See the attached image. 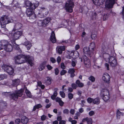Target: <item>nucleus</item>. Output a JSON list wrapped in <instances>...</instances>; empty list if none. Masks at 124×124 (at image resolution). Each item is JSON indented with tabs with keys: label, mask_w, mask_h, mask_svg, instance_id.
<instances>
[{
	"label": "nucleus",
	"mask_w": 124,
	"mask_h": 124,
	"mask_svg": "<svg viewBox=\"0 0 124 124\" xmlns=\"http://www.w3.org/2000/svg\"><path fill=\"white\" fill-rule=\"evenodd\" d=\"M86 121L88 124H92L93 123L92 119L90 118L86 117V118H84L82 120V122H84Z\"/></svg>",
	"instance_id": "nucleus-20"
},
{
	"label": "nucleus",
	"mask_w": 124,
	"mask_h": 124,
	"mask_svg": "<svg viewBox=\"0 0 124 124\" xmlns=\"http://www.w3.org/2000/svg\"><path fill=\"white\" fill-rule=\"evenodd\" d=\"M30 18L31 19H35L36 18V16L35 14L34 13V12L30 16Z\"/></svg>",
	"instance_id": "nucleus-44"
},
{
	"label": "nucleus",
	"mask_w": 124,
	"mask_h": 124,
	"mask_svg": "<svg viewBox=\"0 0 124 124\" xmlns=\"http://www.w3.org/2000/svg\"><path fill=\"white\" fill-rule=\"evenodd\" d=\"M61 67L63 69H64L66 67L64 63H62L61 64Z\"/></svg>",
	"instance_id": "nucleus-54"
},
{
	"label": "nucleus",
	"mask_w": 124,
	"mask_h": 124,
	"mask_svg": "<svg viewBox=\"0 0 124 124\" xmlns=\"http://www.w3.org/2000/svg\"><path fill=\"white\" fill-rule=\"evenodd\" d=\"M71 86L73 89H76L78 87L77 85L75 83H72L71 84Z\"/></svg>",
	"instance_id": "nucleus-50"
},
{
	"label": "nucleus",
	"mask_w": 124,
	"mask_h": 124,
	"mask_svg": "<svg viewBox=\"0 0 124 124\" xmlns=\"http://www.w3.org/2000/svg\"><path fill=\"white\" fill-rule=\"evenodd\" d=\"M74 5L73 0H68L66 3L65 8L67 11L71 13L72 12V8Z\"/></svg>",
	"instance_id": "nucleus-5"
},
{
	"label": "nucleus",
	"mask_w": 124,
	"mask_h": 124,
	"mask_svg": "<svg viewBox=\"0 0 124 124\" xmlns=\"http://www.w3.org/2000/svg\"><path fill=\"white\" fill-rule=\"evenodd\" d=\"M75 111L74 109H71L70 111V114L72 115L74 114Z\"/></svg>",
	"instance_id": "nucleus-58"
},
{
	"label": "nucleus",
	"mask_w": 124,
	"mask_h": 124,
	"mask_svg": "<svg viewBox=\"0 0 124 124\" xmlns=\"http://www.w3.org/2000/svg\"><path fill=\"white\" fill-rule=\"evenodd\" d=\"M89 114L90 116H92L94 114V112L93 111H90Z\"/></svg>",
	"instance_id": "nucleus-64"
},
{
	"label": "nucleus",
	"mask_w": 124,
	"mask_h": 124,
	"mask_svg": "<svg viewBox=\"0 0 124 124\" xmlns=\"http://www.w3.org/2000/svg\"><path fill=\"white\" fill-rule=\"evenodd\" d=\"M57 60L58 63H60L61 60V57L59 56L57 58Z\"/></svg>",
	"instance_id": "nucleus-59"
},
{
	"label": "nucleus",
	"mask_w": 124,
	"mask_h": 124,
	"mask_svg": "<svg viewBox=\"0 0 124 124\" xmlns=\"http://www.w3.org/2000/svg\"><path fill=\"white\" fill-rule=\"evenodd\" d=\"M76 84L78 85V86L80 87H82L84 86V85L82 83L80 82V81L78 80H77L76 82Z\"/></svg>",
	"instance_id": "nucleus-34"
},
{
	"label": "nucleus",
	"mask_w": 124,
	"mask_h": 124,
	"mask_svg": "<svg viewBox=\"0 0 124 124\" xmlns=\"http://www.w3.org/2000/svg\"><path fill=\"white\" fill-rule=\"evenodd\" d=\"M12 85L13 86H15L18 85L20 82V80L19 79H16L12 81Z\"/></svg>",
	"instance_id": "nucleus-28"
},
{
	"label": "nucleus",
	"mask_w": 124,
	"mask_h": 124,
	"mask_svg": "<svg viewBox=\"0 0 124 124\" xmlns=\"http://www.w3.org/2000/svg\"><path fill=\"white\" fill-rule=\"evenodd\" d=\"M60 94L61 97L63 98H64L65 96V94L64 92L63 91H60Z\"/></svg>",
	"instance_id": "nucleus-47"
},
{
	"label": "nucleus",
	"mask_w": 124,
	"mask_h": 124,
	"mask_svg": "<svg viewBox=\"0 0 124 124\" xmlns=\"http://www.w3.org/2000/svg\"><path fill=\"white\" fill-rule=\"evenodd\" d=\"M79 58L81 59V62H83V60L85 65L86 67L89 68L90 67L91 62L90 60L85 55H84L83 56L82 58H80V57Z\"/></svg>",
	"instance_id": "nucleus-9"
},
{
	"label": "nucleus",
	"mask_w": 124,
	"mask_h": 124,
	"mask_svg": "<svg viewBox=\"0 0 124 124\" xmlns=\"http://www.w3.org/2000/svg\"><path fill=\"white\" fill-rule=\"evenodd\" d=\"M46 79L45 80L44 83L46 85H48L50 84L51 83L52 79L51 77H47Z\"/></svg>",
	"instance_id": "nucleus-27"
},
{
	"label": "nucleus",
	"mask_w": 124,
	"mask_h": 124,
	"mask_svg": "<svg viewBox=\"0 0 124 124\" xmlns=\"http://www.w3.org/2000/svg\"><path fill=\"white\" fill-rule=\"evenodd\" d=\"M66 123V121L63 120H62L60 121L59 124H65Z\"/></svg>",
	"instance_id": "nucleus-60"
},
{
	"label": "nucleus",
	"mask_w": 124,
	"mask_h": 124,
	"mask_svg": "<svg viewBox=\"0 0 124 124\" xmlns=\"http://www.w3.org/2000/svg\"><path fill=\"white\" fill-rule=\"evenodd\" d=\"M2 68L4 71L7 72L9 75H12L14 73V69L11 66L4 64L2 66Z\"/></svg>",
	"instance_id": "nucleus-8"
},
{
	"label": "nucleus",
	"mask_w": 124,
	"mask_h": 124,
	"mask_svg": "<svg viewBox=\"0 0 124 124\" xmlns=\"http://www.w3.org/2000/svg\"><path fill=\"white\" fill-rule=\"evenodd\" d=\"M65 46H57L56 48L57 51L59 54H61L62 53V51L65 50Z\"/></svg>",
	"instance_id": "nucleus-14"
},
{
	"label": "nucleus",
	"mask_w": 124,
	"mask_h": 124,
	"mask_svg": "<svg viewBox=\"0 0 124 124\" xmlns=\"http://www.w3.org/2000/svg\"><path fill=\"white\" fill-rule=\"evenodd\" d=\"M13 21L12 19L9 18L8 16H5L3 17H1L0 19V23L1 28L6 27V24Z\"/></svg>",
	"instance_id": "nucleus-4"
},
{
	"label": "nucleus",
	"mask_w": 124,
	"mask_h": 124,
	"mask_svg": "<svg viewBox=\"0 0 124 124\" xmlns=\"http://www.w3.org/2000/svg\"><path fill=\"white\" fill-rule=\"evenodd\" d=\"M33 9H32L30 8H27L26 11V13L28 16H30L34 12L33 11Z\"/></svg>",
	"instance_id": "nucleus-25"
},
{
	"label": "nucleus",
	"mask_w": 124,
	"mask_h": 124,
	"mask_svg": "<svg viewBox=\"0 0 124 124\" xmlns=\"http://www.w3.org/2000/svg\"><path fill=\"white\" fill-rule=\"evenodd\" d=\"M45 12L44 11H42L41 13H39L38 14V16L40 18H42L45 17L46 15L48 14L47 12L45 14H44V13Z\"/></svg>",
	"instance_id": "nucleus-29"
},
{
	"label": "nucleus",
	"mask_w": 124,
	"mask_h": 124,
	"mask_svg": "<svg viewBox=\"0 0 124 124\" xmlns=\"http://www.w3.org/2000/svg\"><path fill=\"white\" fill-rule=\"evenodd\" d=\"M6 106V104L5 102L0 101V106Z\"/></svg>",
	"instance_id": "nucleus-51"
},
{
	"label": "nucleus",
	"mask_w": 124,
	"mask_h": 124,
	"mask_svg": "<svg viewBox=\"0 0 124 124\" xmlns=\"http://www.w3.org/2000/svg\"><path fill=\"white\" fill-rule=\"evenodd\" d=\"M21 122V120L19 118H17L15 120V123L16 124H18Z\"/></svg>",
	"instance_id": "nucleus-53"
},
{
	"label": "nucleus",
	"mask_w": 124,
	"mask_h": 124,
	"mask_svg": "<svg viewBox=\"0 0 124 124\" xmlns=\"http://www.w3.org/2000/svg\"><path fill=\"white\" fill-rule=\"evenodd\" d=\"M72 61L71 65L73 67H74L76 66V63H77L76 60H74L73 61V60H72Z\"/></svg>",
	"instance_id": "nucleus-42"
},
{
	"label": "nucleus",
	"mask_w": 124,
	"mask_h": 124,
	"mask_svg": "<svg viewBox=\"0 0 124 124\" xmlns=\"http://www.w3.org/2000/svg\"><path fill=\"white\" fill-rule=\"evenodd\" d=\"M1 47L4 48L5 46H6L7 45L10 44V42H8L7 40H2L1 41Z\"/></svg>",
	"instance_id": "nucleus-22"
},
{
	"label": "nucleus",
	"mask_w": 124,
	"mask_h": 124,
	"mask_svg": "<svg viewBox=\"0 0 124 124\" xmlns=\"http://www.w3.org/2000/svg\"><path fill=\"white\" fill-rule=\"evenodd\" d=\"M25 92L27 97L30 98H31L32 95L30 91L27 88H25Z\"/></svg>",
	"instance_id": "nucleus-30"
},
{
	"label": "nucleus",
	"mask_w": 124,
	"mask_h": 124,
	"mask_svg": "<svg viewBox=\"0 0 124 124\" xmlns=\"http://www.w3.org/2000/svg\"><path fill=\"white\" fill-rule=\"evenodd\" d=\"M91 37L92 39L93 40L97 38L96 33L92 32Z\"/></svg>",
	"instance_id": "nucleus-38"
},
{
	"label": "nucleus",
	"mask_w": 124,
	"mask_h": 124,
	"mask_svg": "<svg viewBox=\"0 0 124 124\" xmlns=\"http://www.w3.org/2000/svg\"><path fill=\"white\" fill-rule=\"evenodd\" d=\"M50 60L53 63H55L56 62V61L55 59L53 57L51 58Z\"/></svg>",
	"instance_id": "nucleus-52"
},
{
	"label": "nucleus",
	"mask_w": 124,
	"mask_h": 124,
	"mask_svg": "<svg viewBox=\"0 0 124 124\" xmlns=\"http://www.w3.org/2000/svg\"><path fill=\"white\" fill-rule=\"evenodd\" d=\"M55 101L56 102H58L59 103L60 101H61V99L60 98L58 97H57L56 99H55Z\"/></svg>",
	"instance_id": "nucleus-57"
},
{
	"label": "nucleus",
	"mask_w": 124,
	"mask_h": 124,
	"mask_svg": "<svg viewBox=\"0 0 124 124\" xmlns=\"http://www.w3.org/2000/svg\"><path fill=\"white\" fill-rule=\"evenodd\" d=\"M55 74L56 75H57L59 72V71L58 69L57 68H56L55 69Z\"/></svg>",
	"instance_id": "nucleus-56"
},
{
	"label": "nucleus",
	"mask_w": 124,
	"mask_h": 124,
	"mask_svg": "<svg viewBox=\"0 0 124 124\" xmlns=\"http://www.w3.org/2000/svg\"><path fill=\"white\" fill-rule=\"evenodd\" d=\"M22 34V31H17L14 33H12L11 37L13 40V41H15L16 40L18 39Z\"/></svg>",
	"instance_id": "nucleus-10"
},
{
	"label": "nucleus",
	"mask_w": 124,
	"mask_h": 124,
	"mask_svg": "<svg viewBox=\"0 0 124 124\" xmlns=\"http://www.w3.org/2000/svg\"><path fill=\"white\" fill-rule=\"evenodd\" d=\"M115 0H106L105 4V8H112L114 4Z\"/></svg>",
	"instance_id": "nucleus-12"
},
{
	"label": "nucleus",
	"mask_w": 124,
	"mask_h": 124,
	"mask_svg": "<svg viewBox=\"0 0 124 124\" xmlns=\"http://www.w3.org/2000/svg\"><path fill=\"white\" fill-rule=\"evenodd\" d=\"M68 96L69 98L71 100L73 98V95L72 93H69L68 94Z\"/></svg>",
	"instance_id": "nucleus-45"
},
{
	"label": "nucleus",
	"mask_w": 124,
	"mask_h": 124,
	"mask_svg": "<svg viewBox=\"0 0 124 124\" xmlns=\"http://www.w3.org/2000/svg\"><path fill=\"white\" fill-rule=\"evenodd\" d=\"M47 67L48 69L49 70H50L52 68V67L49 65H47Z\"/></svg>",
	"instance_id": "nucleus-62"
},
{
	"label": "nucleus",
	"mask_w": 124,
	"mask_h": 124,
	"mask_svg": "<svg viewBox=\"0 0 124 124\" xmlns=\"http://www.w3.org/2000/svg\"><path fill=\"white\" fill-rule=\"evenodd\" d=\"M5 50L8 52H11L13 49V47L12 45L10 43L5 46L4 48Z\"/></svg>",
	"instance_id": "nucleus-15"
},
{
	"label": "nucleus",
	"mask_w": 124,
	"mask_h": 124,
	"mask_svg": "<svg viewBox=\"0 0 124 124\" xmlns=\"http://www.w3.org/2000/svg\"><path fill=\"white\" fill-rule=\"evenodd\" d=\"M63 112L64 114H68L69 112V111L68 109H65L63 110Z\"/></svg>",
	"instance_id": "nucleus-48"
},
{
	"label": "nucleus",
	"mask_w": 124,
	"mask_h": 124,
	"mask_svg": "<svg viewBox=\"0 0 124 124\" xmlns=\"http://www.w3.org/2000/svg\"><path fill=\"white\" fill-rule=\"evenodd\" d=\"M46 118V116L45 115H43L41 117V119L42 121L44 120Z\"/></svg>",
	"instance_id": "nucleus-55"
},
{
	"label": "nucleus",
	"mask_w": 124,
	"mask_h": 124,
	"mask_svg": "<svg viewBox=\"0 0 124 124\" xmlns=\"http://www.w3.org/2000/svg\"><path fill=\"white\" fill-rule=\"evenodd\" d=\"M33 59H32V57H31L29 56V57L27 61L28 62L29 64L31 66H32L33 64Z\"/></svg>",
	"instance_id": "nucleus-32"
},
{
	"label": "nucleus",
	"mask_w": 124,
	"mask_h": 124,
	"mask_svg": "<svg viewBox=\"0 0 124 124\" xmlns=\"http://www.w3.org/2000/svg\"><path fill=\"white\" fill-rule=\"evenodd\" d=\"M88 79L91 81L92 82H93L95 80V78L93 76H90L89 78Z\"/></svg>",
	"instance_id": "nucleus-41"
},
{
	"label": "nucleus",
	"mask_w": 124,
	"mask_h": 124,
	"mask_svg": "<svg viewBox=\"0 0 124 124\" xmlns=\"http://www.w3.org/2000/svg\"><path fill=\"white\" fill-rule=\"evenodd\" d=\"M73 88L71 87H69L68 89V91L70 92H71L73 91Z\"/></svg>",
	"instance_id": "nucleus-63"
},
{
	"label": "nucleus",
	"mask_w": 124,
	"mask_h": 124,
	"mask_svg": "<svg viewBox=\"0 0 124 124\" xmlns=\"http://www.w3.org/2000/svg\"><path fill=\"white\" fill-rule=\"evenodd\" d=\"M29 120L28 118L25 116H23L22 117L21 122L23 124H26L28 122Z\"/></svg>",
	"instance_id": "nucleus-24"
},
{
	"label": "nucleus",
	"mask_w": 124,
	"mask_h": 124,
	"mask_svg": "<svg viewBox=\"0 0 124 124\" xmlns=\"http://www.w3.org/2000/svg\"><path fill=\"white\" fill-rule=\"evenodd\" d=\"M67 72L65 70H62L60 72V74L61 75H64Z\"/></svg>",
	"instance_id": "nucleus-49"
},
{
	"label": "nucleus",
	"mask_w": 124,
	"mask_h": 124,
	"mask_svg": "<svg viewBox=\"0 0 124 124\" xmlns=\"http://www.w3.org/2000/svg\"><path fill=\"white\" fill-rule=\"evenodd\" d=\"M94 4L96 5L99 6L102 5L104 0H92Z\"/></svg>",
	"instance_id": "nucleus-18"
},
{
	"label": "nucleus",
	"mask_w": 124,
	"mask_h": 124,
	"mask_svg": "<svg viewBox=\"0 0 124 124\" xmlns=\"http://www.w3.org/2000/svg\"><path fill=\"white\" fill-rule=\"evenodd\" d=\"M29 57V55H19L15 57V62L18 64H21L27 61Z\"/></svg>",
	"instance_id": "nucleus-3"
},
{
	"label": "nucleus",
	"mask_w": 124,
	"mask_h": 124,
	"mask_svg": "<svg viewBox=\"0 0 124 124\" xmlns=\"http://www.w3.org/2000/svg\"><path fill=\"white\" fill-rule=\"evenodd\" d=\"M42 107V106L40 104L36 105L34 106L32 110L33 111H34L36 110L37 108L39 109V108Z\"/></svg>",
	"instance_id": "nucleus-35"
},
{
	"label": "nucleus",
	"mask_w": 124,
	"mask_h": 124,
	"mask_svg": "<svg viewBox=\"0 0 124 124\" xmlns=\"http://www.w3.org/2000/svg\"><path fill=\"white\" fill-rule=\"evenodd\" d=\"M50 40L53 43H55L56 42V39L54 32L53 31L50 36Z\"/></svg>",
	"instance_id": "nucleus-19"
},
{
	"label": "nucleus",
	"mask_w": 124,
	"mask_h": 124,
	"mask_svg": "<svg viewBox=\"0 0 124 124\" xmlns=\"http://www.w3.org/2000/svg\"><path fill=\"white\" fill-rule=\"evenodd\" d=\"M93 99L90 97H89L87 98V101L89 103H91L92 102L93 103Z\"/></svg>",
	"instance_id": "nucleus-43"
},
{
	"label": "nucleus",
	"mask_w": 124,
	"mask_h": 124,
	"mask_svg": "<svg viewBox=\"0 0 124 124\" xmlns=\"http://www.w3.org/2000/svg\"><path fill=\"white\" fill-rule=\"evenodd\" d=\"M51 19L50 18H46L43 20L41 22V25L44 27L46 26V25L50 21Z\"/></svg>",
	"instance_id": "nucleus-17"
},
{
	"label": "nucleus",
	"mask_w": 124,
	"mask_h": 124,
	"mask_svg": "<svg viewBox=\"0 0 124 124\" xmlns=\"http://www.w3.org/2000/svg\"><path fill=\"white\" fill-rule=\"evenodd\" d=\"M7 75L5 74H2L0 75V80L6 78Z\"/></svg>",
	"instance_id": "nucleus-40"
},
{
	"label": "nucleus",
	"mask_w": 124,
	"mask_h": 124,
	"mask_svg": "<svg viewBox=\"0 0 124 124\" xmlns=\"http://www.w3.org/2000/svg\"><path fill=\"white\" fill-rule=\"evenodd\" d=\"M57 92H54L53 94L51 96V99L53 100H54L57 96Z\"/></svg>",
	"instance_id": "nucleus-39"
},
{
	"label": "nucleus",
	"mask_w": 124,
	"mask_h": 124,
	"mask_svg": "<svg viewBox=\"0 0 124 124\" xmlns=\"http://www.w3.org/2000/svg\"><path fill=\"white\" fill-rule=\"evenodd\" d=\"M101 96L104 101H106L109 99L110 95L108 91L107 90L104 89L101 90Z\"/></svg>",
	"instance_id": "nucleus-7"
},
{
	"label": "nucleus",
	"mask_w": 124,
	"mask_h": 124,
	"mask_svg": "<svg viewBox=\"0 0 124 124\" xmlns=\"http://www.w3.org/2000/svg\"><path fill=\"white\" fill-rule=\"evenodd\" d=\"M100 103V99L99 98H96L93 99V103L94 104H98Z\"/></svg>",
	"instance_id": "nucleus-33"
},
{
	"label": "nucleus",
	"mask_w": 124,
	"mask_h": 124,
	"mask_svg": "<svg viewBox=\"0 0 124 124\" xmlns=\"http://www.w3.org/2000/svg\"><path fill=\"white\" fill-rule=\"evenodd\" d=\"M95 47V43L94 42L91 43L89 47H85L83 48V51L85 54L91 57L92 56L94 51V49Z\"/></svg>",
	"instance_id": "nucleus-2"
},
{
	"label": "nucleus",
	"mask_w": 124,
	"mask_h": 124,
	"mask_svg": "<svg viewBox=\"0 0 124 124\" xmlns=\"http://www.w3.org/2000/svg\"><path fill=\"white\" fill-rule=\"evenodd\" d=\"M39 5L38 1H36V2L32 3L31 2L27 0L25 2V6L27 8H30L32 9H35Z\"/></svg>",
	"instance_id": "nucleus-6"
},
{
	"label": "nucleus",
	"mask_w": 124,
	"mask_h": 124,
	"mask_svg": "<svg viewBox=\"0 0 124 124\" xmlns=\"http://www.w3.org/2000/svg\"><path fill=\"white\" fill-rule=\"evenodd\" d=\"M46 63V62H44L40 64V66L39 68V70L41 71L44 69L45 64Z\"/></svg>",
	"instance_id": "nucleus-31"
},
{
	"label": "nucleus",
	"mask_w": 124,
	"mask_h": 124,
	"mask_svg": "<svg viewBox=\"0 0 124 124\" xmlns=\"http://www.w3.org/2000/svg\"><path fill=\"white\" fill-rule=\"evenodd\" d=\"M75 72L74 69L72 68L69 69L68 71V73L70 74V77L71 78L75 76Z\"/></svg>",
	"instance_id": "nucleus-26"
},
{
	"label": "nucleus",
	"mask_w": 124,
	"mask_h": 124,
	"mask_svg": "<svg viewBox=\"0 0 124 124\" xmlns=\"http://www.w3.org/2000/svg\"><path fill=\"white\" fill-rule=\"evenodd\" d=\"M123 113L121 112L119 110H118L117 111V117L118 119H119L120 118V116L121 115H123Z\"/></svg>",
	"instance_id": "nucleus-37"
},
{
	"label": "nucleus",
	"mask_w": 124,
	"mask_h": 124,
	"mask_svg": "<svg viewBox=\"0 0 124 124\" xmlns=\"http://www.w3.org/2000/svg\"><path fill=\"white\" fill-rule=\"evenodd\" d=\"M11 43H12L14 48L16 50L18 51L19 52L21 53V51L19 48V45H17L15 41H13L12 40H11Z\"/></svg>",
	"instance_id": "nucleus-16"
},
{
	"label": "nucleus",
	"mask_w": 124,
	"mask_h": 124,
	"mask_svg": "<svg viewBox=\"0 0 124 124\" xmlns=\"http://www.w3.org/2000/svg\"><path fill=\"white\" fill-rule=\"evenodd\" d=\"M22 24L19 23H16L14 27L13 30L15 31L16 30H18L21 29L22 27Z\"/></svg>",
	"instance_id": "nucleus-23"
},
{
	"label": "nucleus",
	"mask_w": 124,
	"mask_h": 124,
	"mask_svg": "<svg viewBox=\"0 0 124 124\" xmlns=\"http://www.w3.org/2000/svg\"><path fill=\"white\" fill-rule=\"evenodd\" d=\"M105 67L107 68V70H109V65L107 63H106L105 64Z\"/></svg>",
	"instance_id": "nucleus-61"
},
{
	"label": "nucleus",
	"mask_w": 124,
	"mask_h": 124,
	"mask_svg": "<svg viewBox=\"0 0 124 124\" xmlns=\"http://www.w3.org/2000/svg\"><path fill=\"white\" fill-rule=\"evenodd\" d=\"M23 44L26 46L28 50L30 49L32 46L31 43L28 41H26Z\"/></svg>",
	"instance_id": "nucleus-21"
},
{
	"label": "nucleus",
	"mask_w": 124,
	"mask_h": 124,
	"mask_svg": "<svg viewBox=\"0 0 124 124\" xmlns=\"http://www.w3.org/2000/svg\"><path fill=\"white\" fill-rule=\"evenodd\" d=\"M110 65L112 67H115L117 65V62L116 59L114 57L110 56L109 60Z\"/></svg>",
	"instance_id": "nucleus-11"
},
{
	"label": "nucleus",
	"mask_w": 124,
	"mask_h": 124,
	"mask_svg": "<svg viewBox=\"0 0 124 124\" xmlns=\"http://www.w3.org/2000/svg\"><path fill=\"white\" fill-rule=\"evenodd\" d=\"M23 91V89H22L18 91H16L14 93L4 92L2 94L6 96H9L11 99L16 100L18 99L19 97H20L22 95Z\"/></svg>",
	"instance_id": "nucleus-1"
},
{
	"label": "nucleus",
	"mask_w": 124,
	"mask_h": 124,
	"mask_svg": "<svg viewBox=\"0 0 124 124\" xmlns=\"http://www.w3.org/2000/svg\"><path fill=\"white\" fill-rule=\"evenodd\" d=\"M109 16L107 14H105L103 16V20L105 21L107 20L108 17Z\"/></svg>",
	"instance_id": "nucleus-46"
},
{
	"label": "nucleus",
	"mask_w": 124,
	"mask_h": 124,
	"mask_svg": "<svg viewBox=\"0 0 124 124\" xmlns=\"http://www.w3.org/2000/svg\"><path fill=\"white\" fill-rule=\"evenodd\" d=\"M102 78L105 83L107 84L110 83V76L107 73H105L103 74Z\"/></svg>",
	"instance_id": "nucleus-13"
},
{
	"label": "nucleus",
	"mask_w": 124,
	"mask_h": 124,
	"mask_svg": "<svg viewBox=\"0 0 124 124\" xmlns=\"http://www.w3.org/2000/svg\"><path fill=\"white\" fill-rule=\"evenodd\" d=\"M1 30L2 33L5 34H6L8 32V30L5 27L2 28Z\"/></svg>",
	"instance_id": "nucleus-36"
}]
</instances>
